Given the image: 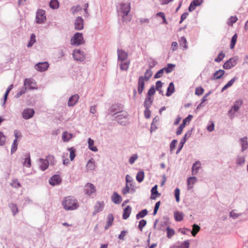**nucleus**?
<instances>
[{
    "label": "nucleus",
    "mask_w": 248,
    "mask_h": 248,
    "mask_svg": "<svg viewBox=\"0 0 248 248\" xmlns=\"http://www.w3.org/2000/svg\"><path fill=\"white\" fill-rule=\"evenodd\" d=\"M157 186L156 185L154 186H153L151 189V199L152 200H155L156 198L155 196H154V195H156L157 196H160L161 194L158 193L157 191Z\"/></svg>",
    "instance_id": "c9c22d12"
},
{
    "label": "nucleus",
    "mask_w": 248,
    "mask_h": 248,
    "mask_svg": "<svg viewBox=\"0 0 248 248\" xmlns=\"http://www.w3.org/2000/svg\"><path fill=\"white\" fill-rule=\"evenodd\" d=\"M131 207L129 205H127L126 208H125L123 211V218L124 219H127L131 212Z\"/></svg>",
    "instance_id": "c85d7f7f"
},
{
    "label": "nucleus",
    "mask_w": 248,
    "mask_h": 248,
    "mask_svg": "<svg viewBox=\"0 0 248 248\" xmlns=\"http://www.w3.org/2000/svg\"><path fill=\"white\" fill-rule=\"evenodd\" d=\"M238 18L236 16H232L229 19V21L228 22V24L229 26H232L233 23H235Z\"/></svg>",
    "instance_id": "5fc2aeb1"
},
{
    "label": "nucleus",
    "mask_w": 248,
    "mask_h": 248,
    "mask_svg": "<svg viewBox=\"0 0 248 248\" xmlns=\"http://www.w3.org/2000/svg\"><path fill=\"white\" fill-rule=\"evenodd\" d=\"M131 10L130 3L128 2L121 3L119 8H117L118 13L122 16L123 22H130L131 18L128 16V14Z\"/></svg>",
    "instance_id": "f03ea898"
},
{
    "label": "nucleus",
    "mask_w": 248,
    "mask_h": 248,
    "mask_svg": "<svg viewBox=\"0 0 248 248\" xmlns=\"http://www.w3.org/2000/svg\"><path fill=\"white\" fill-rule=\"evenodd\" d=\"M238 58L236 57H233L227 61L223 65L225 69H230L234 67L237 64Z\"/></svg>",
    "instance_id": "9d476101"
},
{
    "label": "nucleus",
    "mask_w": 248,
    "mask_h": 248,
    "mask_svg": "<svg viewBox=\"0 0 248 248\" xmlns=\"http://www.w3.org/2000/svg\"><path fill=\"white\" fill-rule=\"evenodd\" d=\"M118 55V60L120 62H124L128 60V54L127 52L122 49H118L117 50Z\"/></svg>",
    "instance_id": "ddd939ff"
},
{
    "label": "nucleus",
    "mask_w": 248,
    "mask_h": 248,
    "mask_svg": "<svg viewBox=\"0 0 248 248\" xmlns=\"http://www.w3.org/2000/svg\"><path fill=\"white\" fill-rule=\"evenodd\" d=\"M175 91V88L174 84L172 82L170 83L169 85L167 88V91L166 93V96H170L172 93H173Z\"/></svg>",
    "instance_id": "473e14b6"
},
{
    "label": "nucleus",
    "mask_w": 248,
    "mask_h": 248,
    "mask_svg": "<svg viewBox=\"0 0 248 248\" xmlns=\"http://www.w3.org/2000/svg\"><path fill=\"white\" fill-rule=\"evenodd\" d=\"M35 35L34 33H32L30 37V41L27 45L28 47H30L32 46L34 43L36 42Z\"/></svg>",
    "instance_id": "de8ad7c7"
},
{
    "label": "nucleus",
    "mask_w": 248,
    "mask_h": 248,
    "mask_svg": "<svg viewBox=\"0 0 248 248\" xmlns=\"http://www.w3.org/2000/svg\"><path fill=\"white\" fill-rule=\"evenodd\" d=\"M144 177V172L143 171H139L136 175V180L139 183H141L143 181Z\"/></svg>",
    "instance_id": "ea45409f"
},
{
    "label": "nucleus",
    "mask_w": 248,
    "mask_h": 248,
    "mask_svg": "<svg viewBox=\"0 0 248 248\" xmlns=\"http://www.w3.org/2000/svg\"><path fill=\"white\" fill-rule=\"evenodd\" d=\"M68 150L70 151V158L71 161L74 160L76 156V150L72 147L68 149Z\"/></svg>",
    "instance_id": "864d4df0"
},
{
    "label": "nucleus",
    "mask_w": 248,
    "mask_h": 248,
    "mask_svg": "<svg viewBox=\"0 0 248 248\" xmlns=\"http://www.w3.org/2000/svg\"><path fill=\"white\" fill-rule=\"evenodd\" d=\"M169 218L167 216H164L160 221V222L157 226V229L158 230L165 231L166 229V226H169Z\"/></svg>",
    "instance_id": "9b49d317"
},
{
    "label": "nucleus",
    "mask_w": 248,
    "mask_h": 248,
    "mask_svg": "<svg viewBox=\"0 0 248 248\" xmlns=\"http://www.w3.org/2000/svg\"><path fill=\"white\" fill-rule=\"evenodd\" d=\"M62 204L63 208L67 211L76 210L79 206L78 200L75 197L71 196L64 197Z\"/></svg>",
    "instance_id": "f257e3e1"
},
{
    "label": "nucleus",
    "mask_w": 248,
    "mask_h": 248,
    "mask_svg": "<svg viewBox=\"0 0 248 248\" xmlns=\"http://www.w3.org/2000/svg\"><path fill=\"white\" fill-rule=\"evenodd\" d=\"M237 35L236 33L234 34L232 38L231 42L230 44V48L233 49L234 47L235 43L237 41Z\"/></svg>",
    "instance_id": "09e8293b"
},
{
    "label": "nucleus",
    "mask_w": 248,
    "mask_h": 248,
    "mask_svg": "<svg viewBox=\"0 0 248 248\" xmlns=\"http://www.w3.org/2000/svg\"><path fill=\"white\" fill-rule=\"evenodd\" d=\"M84 191L85 194L91 196L96 191L95 186L91 183H88L84 187Z\"/></svg>",
    "instance_id": "f8f14e48"
},
{
    "label": "nucleus",
    "mask_w": 248,
    "mask_h": 248,
    "mask_svg": "<svg viewBox=\"0 0 248 248\" xmlns=\"http://www.w3.org/2000/svg\"><path fill=\"white\" fill-rule=\"evenodd\" d=\"M45 11L43 9H39L37 10L36 14V22L38 24H42L46 20V16H45Z\"/></svg>",
    "instance_id": "423d86ee"
},
{
    "label": "nucleus",
    "mask_w": 248,
    "mask_h": 248,
    "mask_svg": "<svg viewBox=\"0 0 248 248\" xmlns=\"http://www.w3.org/2000/svg\"><path fill=\"white\" fill-rule=\"evenodd\" d=\"M104 208V202H96L94 208V211L93 212V216H95L97 213H99L103 210Z\"/></svg>",
    "instance_id": "412c9836"
},
{
    "label": "nucleus",
    "mask_w": 248,
    "mask_h": 248,
    "mask_svg": "<svg viewBox=\"0 0 248 248\" xmlns=\"http://www.w3.org/2000/svg\"><path fill=\"white\" fill-rule=\"evenodd\" d=\"M200 230V227L197 225V224H194L193 225V231H191V234L193 236H195L196 234L198 233V232Z\"/></svg>",
    "instance_id": "8fccbe9b"
},
{
    "label": "nucleus",
    "mask_w": 248,
    "mask_h": 248,
    "mask_svg": "<svg viewBox=\"0 0 248 248\" xmlns=\"http://www.w3.org/2000/svg\"><path fill=\"white\" fill-rule=\"evenodd\" d=\"M113 219V215L112 214H108L107 217V224L105 227V230H107L112 225Z\"/></svg>",
    "instance_id": "72a5a7b5"
},
{
    "label": "nucleus",
    "mask_w": 248,
    "mask_h": 248,
    "mask_svg": "<svg viewBox=\"0 0 248 248\" xmlns=\"http://www.w3.org/2000/svg\"><path fill=\"white\" fill-rule=\"evenodd\" d=\"M123 106L120 104L112 105L108 109L109 113L112 115H116L123 111Z\"/></svg>",
    "instance_id": "39448f33"
},
{
    "label": "nucleus",
    "mask_w": 248,
    "mask_h": 248,
    "mask_svg": "<svg viewBox=\"0 0 248 248\" xmlns=\"http://www.w3.org/2000/svg\"><path fill=\"white\" fill-rule=\"evenodd\" d=\"M49 6L53 9H56L59 7V2L57 0H51Z\"/></svg>",
    "instance_id": "a18cd8bd"
},
{
    "label": "nucleus",
    "mask_w": 248,
    "mask_h": 248,
    "mask_svg": "<svg viewBox=\"0 0 248 248\" xmlns=\"http://www.w3.org/2000/svg\"><path fill=\"white\" fill-rule=\"evenodd\" d=\"M73 57L75 60L83 62L85 59V54L83 51L80 49H76L73 52Z\"/></svg>",
    "instance_id": "6e6552de"
},
{
    "label": "nucleus",
    "mask_w": 248,
    "mask_h": 248,
    "mask_svg": "<svg viewBox=\"0 0 248 248\" xmlns=\"http://www.w3.org/2000/svg\"><path fill=\"white\" fill-rule=\"evenodd\" d=\"M86 168L88 170H93L95 169V162L93 158H91L87 162Z\"/></svg>",
    "instance_id": "7c9ffc66"
},
{
    "label": "nucleus",
    "mask_w": 248,
    "mask_h": 248,
    "mask_svg": "<svg viewBox=\"0 0 248 248\" xmlns=\"http://www.w3.org/2000/svg\"><path fill=\"white\" fill-rule=\"evenodd\" d=\"M82 8L79 5H77L76 6H73L71 8V11L73 14L78 12V11L81 10Z\"/></svg>",
    "instance_id": "0e129e2a"
},
{
    "label": "nucleus",
    "mask_w": 248,
    "mask_h": 248,
    "mask_svg": "<svg viewBox=\"0 0 248 248\" xmlns=\"http://www.w3.org/2000/svg\"><path fill=\"white\" fill-rule=\"evenodd\" d=\"M175 66V65L174 64L169 63L167 64V66L163 68V69L164 71L166 72V73L168 74L171 72L173 71Z\"/></svg>",
    "instance_id": "37998d69"
},
{
    "label": "nucleus",
    "mask_w": 248,
    "mask_h": 248,
    "mask_svg": "<svg viewBox=\"0 0 248 248\" xmlns=\"http://www.w3.org/2000/svg\"><path fill=\"white\" fill-rule=\"evenodd\" d=\"M224 57H225L224 53L222 51H221L220 53H219L217 58H216L215 59V61L217 62H219L223 60V59L224 58Z\"/></svg>",
    "instance_id": "4d7b16f0"
},
{
    "label": "nucleus",
    "mask_w": 248,
    "mask_h": 248,
    "mask_svg": "<svg viewBox=\"0 0 248 248\" xmlns=\"http://www.w3.org/2000/svg\"><path fill=\"white\" fill-rule=\"evenodd\" d=\"M112 201L115 204H120L122 202V197L116 192H114L111 196Z\"/></svg>",
    "instance_id": "b1692460"
},
{
    "label": "nucleus",
    "mask_w": 248,
    "mask_h": 248,
    "mask_svg": "<svg viewBox=\"0 0 248 248\" xmlns=\"http://www.w3.org/2000/svg\"><path fill=\"white\" fill-rule=\"evenodd\" d=\"M225 71L223 70L219 69L217 71L211 78L212 80L218 79L224 74Z\"/></svg>",
    "instance_id": "bb28decb"
},
{
    "label": "nucleus",
    "mask_w": 248,
    "mask_h": 248,
    "mask_svg": "<svg viewBox=\"0 0 248 248\" xmlns=\"http://www.w3.org/2000/svg\"><path fill=\"white\" fill-rule=\"evenodd\" d=\"M34 110L32 108L25 109L22 112V117L24 119L27 120L32 118L34 114Z\"/></svg>",
    "instance_id": "dca6fc26"
},
{
    "label": "nucleus",
    "mask_w": 248,
    "mask_h": 248,
    "mask_svg": "<svg viewBox=\"0 0 248 248\" xmlns=\"http://www.w3.org/2000/svg\"><path fill=\"white\" fill-rule=\"evenodd\" d=\"M189 247V243L188 240L185 241L182 243L178 248H188Z\"/></svg>",
    "instance_id": "774afa93"
},
{
    "label": "nucleus",
    "mask_w": 248,
    "mask_h": 248,
    "mask_svg": "<svg viewBox=\"0 0 248 248\" xmlns=\"http://www.w3.org/2000/svg\"><path fill=\"white\" fill-rule=\"evenodd\" d=\"M152 76V71L151 69H148L144 73V76H142L144 81H148Z\"/></svg>",
    "instance_id": "a19ab883"
},
{
    "label": "nucleus",
    "mask_w": 248,
    "mask_h": 248,
    "mask_svg": "<svg viewBox=\"0 0 248 248\" xmlns=\"http://www.w3.org/2000/svg\"><path fill=\"white\" fill-rule=\"evenodd\" d=\"M243 103V101L241 99L236 100L232 108L229 110V115L230 116H233L236 112L238 111Z\"/></svg>",
    "instance_id": "0eeeda50"
},
{
    "label": "nucleus",
    "mask_w": 248,
    "mask_h": 248,
    "mask_svg": "<svg viewBox=\"0 0 248 248\" xmlns=\"http://www.w3.org/2000/svg\"><path fill=\"white\" fill-rule=\"evenodd\" d=\"M145 81L143 80L142 76H140L138 79V92L141 94L143 91L145 86Z\"/></svg>",
    "instance_id": "a211bd4d"
},
{
    "label": "nucleus",
    "mask_w": 248,
    "mask_h": 248,
    "mask_svg": "<svg viewBox=\"0 0 248 248\" xmlns=\"http://www.w3.org/2000/svg\"><path fill=\"white\" fill-rule=\"evenodd\" d=\"M236 77H234L232 79H231L221 89V92H224L225 90H226L229 87L232 86L235 81L236 80Z\"/></svg>",
    "instance_id": "4c0bfd02"
},
{
    "label": "nucleus",
    "mask_w": 248,
    "mask_h": 248,
    "mask_svg": "<svg viewBox=\"0 0 248 248\" xmlns=\"http://www.w3.org/2000/svg\"><path fill=\"white\" fill-rule=\"evenodd\" d=\"M85 41L84 39L83 34L80 32H76L71 37L70 44L74 46H79L84 44Z\"/></svg>",
    "instance_id": "7ed1b4c3"
},
{
    "label": "nucleus",
    "mask_w": 248,
    "mask_h": 248,
    "mask_svg": "<svg viewBox=\"0 0 248 248\" xmlns=\"http://www.w3.org/2000/svg\"><path fill=\"white\" fill-rule=\"evenodd\" d=\"M197 179L195 176L189 177L187 180L188 189H191L192 188L194 184L197 182Z\"/></svg>",
    "instance_id": "a878e982"
},
{
    "label": "nucleus",
    "mask_w": 248,
    "mask_h": 248,
    "mask_svg": "<svg viewBox=\"0 0 248 248\" xmlns=\"http://www.w3.org/2000/svg\"><path fill=\"white\" fill-rule=\"evenodd\" d=\"M49 67V64L47 62H38L35 65L34 68L38 71L43 72L46 70Z\"/></svg>",
    "instance_id": "2eb2a0df"
},
{
    "label": "nucleus",
    "mask_w": 248,
    "mask_h": 248,
    "mask_svg": "<svg viewBox=\"0 0 248 248\" xmlns=\"http://www.w3.org/2000/svg\"><path fill=\"white\" fill-rule=\"evenodd\" d=\"M146 223L147 222L144 219H142L140 221L139 225L138 226V228L140 229V231H142L143 228L145 226Z\"/></svg>",
    "instance_id": "680f3d73"
},
{
    "label": "nucleus",
    "mask_w": 248,
    "mask_h": 248,
    "mask_svg": "<svg viewBox=\"0 0 248 248\" xmlns=\"http://www.w3.org/2000/svg\"><path fill=\"white\" fill-rule=\"evenodd\" d=\"M79 99V95L78 94H75L71 96L68 101V106L69 107H73L77 103Z\"/></svg>",
    "instance_id": "4be33fe9"
},
{
    "label": "nucleus",
    "mask_w": 248,
    "mask_h": 248,
    "mask_svg": "<svg viewBox=\"0 0 248 248\" xmlns=\"http://www.w3.org/2000/svg\"><path fill=\"white\" fill-rule=\"evenodd\" d=\"M186 39L185 37H181L180 39V44L181 45L183 46V47L186 49L187 48V46H186Z\"/></svg>",
    "instance_id": "052dcab7"
},
{
    "label": "nucleus",
    "mask_w": 248,
    "mask_h": 248,
    "mask_svg": "<svg viewBox=\"0 0 248 248\" xmlns=\"http://www.w3.org/2000/svg\"><path fill=\"white\" fill-rule=\"evenodd\" d=\"M130 64V61L126 60L123 62H121L120 63V68L121 70L123 71H127L129 68Z\"/></svg>",
    "instance_id": "2f4dec72"
},
{
    "label": "nucleus",
    "mask_w": 248,
    "mask_h": 248,
    "mask_svg": "<svg viewBox=\"0 0 248 248\" xmlns=\"http://www.w3.org/2000/svg\"><path fill=\"white\" fill-rule=\"evenodd\" d=\"M38 163L40 169L43 171L46 170L48 167V161L47 159L40 158L38 160Z\"/></svg>",
    "instance_id": "aec40b11"
},
{
    "label": "nucleus",
    "mask_w": 248,
    "mask_h": 248,
    "mask_svg": "<svg viewBox=\"0 0 248 248\" xmlns=\"http://www.w3.org/2000/svg\"><path fill=\"white\" fill-rule=\"evenodd\" d=\"M6 139V138L3 133L0 131V146H2L4 144Z\"/></svg>",
    "instance_id": "6e6d98bb"
},
{
    "label": "nucleus",
    "mask_w": 248,
    "mask_h": 248,
    "mask_svg": "<svg viewBox=\"0 0 248 248\" xmlns=\"http://www.w3.org/2000/svg\"><path fill=\"white\" fill-rule=\"evenodd\" d=\"M25 87H28L30 89H34L36 88L35 87V83L34 80L31 78H26L24 83Z\"/></svg>",
    "instance_id": "6ab92c4d"
},
{
    "label": "nucleus",
    "mask_w": 248,
    "mask_h": 248,
    "mask_svg": "<svg viewBox=\"0 0 248 248\" xmlns=\"http://www.w3.org/2000/svg\"><path fill=\"white\" fill-rule=\"evenodd\" d=\"M177 143V140H173L170 143V152L172 153L173 150L175 149L176 146V144Z\"/></svg>",
    "instance_id": "69168bd1"
},
{
    "label": "nucleus",
    "mask_w": 248,
    "mask_h": 248,
    "mask_svg": "<svg viewBox=\"0 0 248 248\" xmlns=\"http://www.w3.org/2000/svg\"><path fill=\"white\" fill-rule=\"evenodd\" d=\"M17 145H18V142L16 139H15L11 147V154H13L14 152H15L17 148Z\"/></svg>",
    "instance_id": "3c124183"
},
{
    "label": "nucleus",
    "mask_w": 248,
    "mask_h": 248,
    "mask_svg": "<svg viewBox=\"0 0 248 248\" xmlns=\"http://www.w3.org/2000/svg\"><path fill=\"white\" fill-rule=\"evenodd\" d=\"M62 179L58 175H54L49 180V183L52 186H56L61 183Z\"/></svg>",
    "instance_id": "f3484780"
},
{
    "label": "nucleus",
    "mask_w": 248,
    "mask_h": 248,
    "mask_svg": "<svg viewBox=\"0 0 248 248\" xmlns=\"http://www.w3.org/2000/svg\"><path fill=\"white\" fill-rule=\"evenodd\" d=\"M84 28V20L81 16L77 17L75 21V29L77 31H80Z\"/></svg>",
    "instance_id": "4468645a"
},
{
    "label": "nucleus",
    "mask_w": 248,
    "mask_h": 248,
    "mask_svg": "<svg viewBox=\"0 0 248 248\" xmlns=\"http://www.w3.org/2000/svg\"><path fill=\"white\" fill-rule=\"evenodd\" d=\"M242 214L241 213H236L235 212V210H232L230 212V217L233 219H236L239 217H240Z\"/></svg>",
    "instance_id": "603ef678"
},
{
    "label": "nucleus",
    "mask_w": 248,
    "mask_h": 248,
    "mask_svg": "<svg viewBox=\"0 0 248 248\" xmlns=\"http://www.w3.org/2000/svg\"><path fill=\"white\" fill-rule=\"evenodd\" d=\"M155 93V89L154 85L152 86L150 89L148 90L147 96H151L154 95Z\"/></svg>",
    "instance_id": "338daca9"
},
{
    "label": "nucleus",
    "mask_w": 248,
    "mask_h": 248,
    "mask_svg": "<svg viewBox=\"0 0 248 248\" xmlns=\"http://www.w3.org/2000/svg\"><path fill=\"white\" fill-rule=\"evenodd\" d=\"M184 215L183 213L180 212H174V217L175 220L177 221H181L183 219Z\"/></svg>",
    "instance_id": "f704fd0d"
},
{
    "label": "nucleus",
    "mask_w": 248,
    "mask_h": 248,
    "mask_svg": "<svg viewBox=\"0 0 248 248\" xmlns=\"http://www.w3.org/2000/svg\"><path fill=\"white\" fill-rule=\"evenodd\" d=\"M156 16H159L162 18L163 19V23L165 24H167L168 22L166 20V19L165 18V14L163 12H158L156 14Z\"/></svg>",
    "instance_id": "e2e57ef3"
},
{
    "label": "nucleus",
    "mask_w": 248,
    "mask_h": 248,
    "mask_svg": "<svg viewBox=\"0 0 248 248\" xmlns=\"http://www.w3.org/2000/svg\"><path fill=\"white\" fill-rule=\"evenodd\" d=\"M114 119L118 124L122 125H126L128 123V114L126 111H123L116 115H114Z\"/></svg>",
    "instance_id": "20e7f679"
},
{
    "label": "nucleus",
    "mask_w": 248,
    "mask_h": 248,
    "mask_svg": "<svg viewBox=\"0 0 248 248\" xmlns=\"http://www.w3.org/2000/svg\"><path fill=\"white\" fill-rule=\"evenodd\" d=\"M147 214L148 211L146 209H143L136 215V218L139 219L140 218L144 217Z\"/></svg>",
    "instance_id": "c03bdc74"
},
{
    "label": "nucleus",
    "mask_w": 248,
    "mask_h": 248,
    "mask_svg": "<svg viewBox=\"0 0 248 248\" xmlns=\"http://www.w3.org/2000/svg\"><path fill=\"white\" fill-rule=\"evenodd\" d=\"M192 130H193L192 129H191V130H188L186 132L185 135H184V137L181 139V140L179 144V147L176 151V154H178L180 152V151L181 150L184 144L186 143V142L187 140V139L189 138L191 136V135L192 134Z\"/></svg>",
    "instance_id": "1a4fd4ad"
},
{
    "label": "nucleus",
    "mask_w": 248,
    "mask_h": 248,
    "mask_svg": "<svg viewBox=\"0 0 248 248\" xmlns=\"http://www.w3.org/2000/svg\"><path fill=\"white\" fill-rule=\"evenodd\" d=\"M23 165L27 168H30L31 167V160L30 154L29 153L26 154L25 155V159L24 162H23Z\"/></svg>",
    "instance_id": "cd10ccee"
},
{
    "label": "nucleus",
    "mask_w": 248,
    "mask_h": 248,
    "mask_svg": "<svg viewBox=\"0 0 248 248\" xmlns=\"http://www.w3.org/2000/svg\"><path fill=\"white\" fill-rule=\"evenodd\" d=\"M240 141L242 147L241 150L242 152H244L248 148V142L247 137H245L244 138H241L240 139Z\"/></svg>",
    "instance_id": "393cba45"
},
{
    "label": "nucleus",
    "mask_w": 248,
    "mask_h": 248,
    "mask_svg": "<svg viewBox=\"0 0 248 248\" xmlns=\"http://www.w3.org/2000/svg\"><path fill=\"white\" fill-rule=\"evenodd\" d=\"M153 102V98H152V97L151 96H146V97L144 102V107L145 108H150L151 105H152Z\"/></svg>",
    "instance_id": "c756f323"
},
{
    "label": "nucleus",
    "mask_w": 248,
    "mask_h": 248,
    "mask_svg": "<svg viewBox=\"0 0 248 248\" xmlns=\"http://www.w3.org/2000/svg\"><path fill=\"white\" fill-rule=\"evenodd\" d=\"M10 207L11 208L13 215H15L18 212V208L16 205L15 203H11Z\"/></svg>",
    "instance_id": "bf43d9fd"
},
{
    "label": "nucleus",
    "mask_w": 248,
    "mask_h": 248,
    "mask_svg": "<svg viewBox=\"0 0 248 248\" xmlns=\"http://www.w3.org/2000/svg\"><path fill=\"white\" fill-rule=\"evenodd\" d=\"M73 135L67 131H64L62 133V139L64 142H67L72 138Z\"/></svg>",
    "instance_id": "e433bc0d"
},
{
    "label": "nucleus",
    "mask_w": 248,
    "mask_h": 248,
    "mask_svg": "<svg viewBox=\"0 0 248 248\" xmlns=\"http://www.w3.org/2000/svg\"><path fill=\"white\" fill-rule=\"evenodd\" d=\"M192 117L193 116L192 115H189L187 117H186L183 120V122L181 124V125L185 127L186 123L189 122L191 120Z\"/></svg>",
    "instance_id": "13d9d810"
},
{
    "label": "nucleus",
    "mask_w": 248,
    "mask_h": 248,
    "mask_svg": "<svg viewBox=\"0 0 248 248\" xmlns=\"http://www.w3.org/2000/svg\"><path fill=\"white\" fill-rule=\"evenodd\" d=\"M245 162V157L243 156L238 155L236 160V163L238 165H242L244 164Z\"/></svg>",
    "instance_id": "49530a36"
},
{
    "label": "nucleus",
    "mask_w": 248,
    "mask_h": 248,
    "mask_svg": "<svg viewBox=\"0 0 248 248\" xmlns=\"http://www.w3.org/2000/svg\"><path fill=\"white\" fill-rule=\"evenodd\" d=\"M94 141L92 140L91 138L88 139V144H89V148L94 152H97L98 151L97 148L96 146H93Z\"/></svg>",
    "instance_id": "79ce46f5"
},
{
    "label": "nucleus",
    "mask_w": 248,
    "mask_h": 248,
    "mask_svg": "<svg viewBox=\"0 0 248 248\" xmlns=\"http://www.w3.org/2000/svg\"><path fill=\"white\" fill-rule=\"evenodd\" d=\"M165 230L167 232V237L169 239L171 238L175 234L174 230L170 228L169 226H168Z\"/></svg>",
    "instance_id": "58836bf2"
},
{
    "label": "nucleus",
    "mask_w": 248,
    "mask_h": 248,
    "mask_svg": "<svg viewBox=\"0 0 248 248\" xmlns=\"http://www.w3.org/2000/svg\"><path fill=\"white\" fill-rule=\"evenodd\" d=\"M201 163L200 161H196L192 165V174L193 175H196L198 173V171H199V169L201 168Z\"/></svg>",
    "instance_id": "5701e85b"
}]
</instances>
